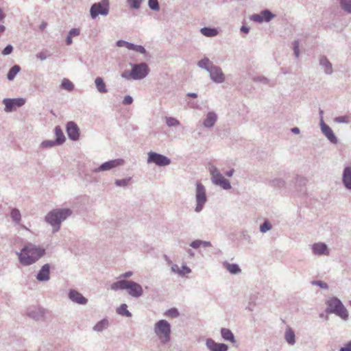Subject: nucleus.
<instances>
[{"instance_id":"nucleus-6","label":"nucleus","mask_w":351,"mask_h":351,"mask_svg":"<svg viewBox=\"0 0 351 351\" xmlns=\"http://www.w3.org/2000/svg\"><path fill=\"white\" fill-rule=\"evenodd\" d=\"M196 185L197 206L195 211L199 212L202 210L204 204L206 202V190L204 186L199 182H197Z\"/></svg>"},{"instance_id":"nucleus-64","label":"nucleus","mask_w":351,"mask_h":351,"mask_svg":"<svg viewBox=\"0 0 351 351\" xmlns=\"http://www.w3.org/2000/svg\"><path fill=\"white\" fill-rule=\"evenodd\" d=\"M233 172H234V170L232 169L228 172L226 173V176H228V177H231L233 174Z\"/></svg>"},{"instance_id":"nucleus-13","label":"nucleus","mask_w":351,"mask_h":351,"mask_svg":"<svg viewBox=\"0 0 351 351\" xmlns=\"http://www.w3.org/2000/svg\"><path fill=\"white\" fill-rule=\"evenodd\" d=\"M123 164V160L122 159H115L104 162L99 167V169L100 171H107L112 168L117 167L118 166H120Z\"/></svg>"},{"instance_id":"nucleus-36","label":"nucleus","mask_w":351,"mask_h":351,"mask_svg":"<svg viewBox=\"0 0 351 351\" xmlns=\"http://www.w3.org/2000/svg\"><path fill=\"white\" fill-rule=\"evenodd\" d=\"M340 3L343 10L351 13V0H340Z\"/></svg>"},{"instance_id":"nucleus-50","label":"nucleus","mask_w":351,"mask_h":351,"mask_svg":"<svg viewBox=\"0 0 351 351\" xmlns=\"http://www.w3.org/2000/svg\"><path fill=\"white\" fill-rule=\"evenodd\" d=\"M293 50L296 57L299 56V43L298 41H295L293 43Z\"/></svg>"},{"instance_id":"nucleus-16","label":"nucleus","mask_w":351,"mask_h":351,"mask_svg":"<svg viewBox=\"0 0 351 351\" xmlns=\"http://www.w3.org/2000/svg\"><path fill=\"white\" fill-rule=\"evenodd\" d=\"M49 278V265H44L37 275L38 280H47Z\"/></svg>"},{"instance_id":"nucleus-34","label":"nucleus","mask_w":351,"mask_h":351,"mask_svg":"<svg viewBox=\"0 0 351 351\" xmlns=\"http://www.w3.org/2000/svg\"><path fill=\"white\" fill-rule=\"evenodd\" d=\"M108 325V322L107 320L104 319L99 322L95 326L94 330L98 332L103 330L104 328H107Z\"/></svg>"},{"instance_id":"nucleus-29","label":"nucleus","mask_w":351,"mask_h":351,"mask_svg":"<svg viewBox=\"0 0 351 351\" xmlns=\"http://www.w3.org/2000/svg\"><path fill=\"white\" fill-rule=\"evenodd\" d=\"M61 88L71 91L74 88V85L69 80L64 78L61 84Z\"/></svg>"},{"instance_id":"nucleus-42","label":"nucleus","mask_w":351,"mask_h":351,"mask_svg":"<svg viewBox=\"0 0 351 351\" xmlns=\"http://www.w3.org/2000/svg\"><path fill=\"white\" fill-rule=\"evenodd\" d=\"M166 123L169 126H175V125H178L179 122L175 118L167 117L166 118Z\"/></svg>"},{"instance_id":"nucleus-38","label":"nucleus","mask_w":351,"mask_h":351,"mask_svg":"<svg viewBox=\"0 0 351 351\" xmlns=\"http://www.w3.org/2000/svg\"><path fill=\"white\" fill-rule=\"evenodd\" d=\"M320 63L322 65L325 66L326 73H330L332 72V65L326 58L321 59Z\"/></svg>"},{"instance_id":"nucleus-23","label":"nucleus","mask_w":351,"mask_h":351,"mask_svg":"<svg viewBox=\"0 0 351 351\" xmlns=\"http://www.w3.org/2000/svg\"><path fill=\"white\" fill-rule=\"evenodd\" d=\"M341 302L337 298H332L328 301V309L330 312H335L341 305Z\"/></svg>"},{"instance_id":"nucleus-12","label":"nucleus","mask_w":351,"mask_h":351,"mask_svg":"<svg viewBox=\"0 0 351 351\" xmlns=\"http://www.w3.org/2000/svg\"><path fill=\"white\" fill-rule=\"evenodd\" d=\"M66 132L70 138L77 140L79 138V128L77 125L73 121H70L66 125Z\"/></svg>"},{"instance_id":"nucleus-31","label":"nucleus","mask_w":351,"mask_h":351,"mask_svg":"<svg viewBox=\"0 0 351 351\" xmlns=\"http://www.w3.org/2000/svg\"><path fill=\"white\" fill-rule=\"evenodd\" d=\"M198 65L201 68L205 69L208 71L210 69V67L213 66L211 62L208 58H204L199 61Z\"/></svg>"},{"instance_id":"nucleus-53","label":"nucleus","mask_w":351,"mask_h":351,"mask_svg":"<svg viewBox=\"0 0 351 351\" xmlns=\"http://www.w3.org/2000/svg\"><path fill=\"white\" fill-rule=\"evenodd\" d=\"M133 101L132 97L125 96L123 99V103L125 105L131 104Z\"/></svg>"},{"instance_id":"nucleus-44","label":"nucleus","mask_w":351,"mask_h":351,"mask_svg":"<svg viewBox=\"0 0 351 351\" xmlns=\"http://www.w3.org/2000/svg\"><path fill=\"white\" fill-rule=\"evenodd\" d=\"M141 1L142 0H128V2L130 4V5L135 9H137L140 7Z\"/></svg>"},{"instance_id":"nucleus-52","label":"nucleus","mask_w":351,"mask_h":351,"mask_svg":"<svg viewBox=\"0 0 351 351\" xmlns=\"http://www.w3.org/2000/svg\"><path fill=\"white\" fill-rule=\"evenodd\" d=\"M339 351H351V341L346 343Z\"/></svg>"},{"instance_id":"nucleus-3","label":"nucleus","mask_w":351,"mask_h":351,"mask_svg":"<svg viewBox=\"0 0 351 351\" xmlns=\"http://www.w3.org/2000/svg\"><path fill=\"white\" fill-rule=\"evenodd\" d=\"M154 331L162 343H165L169 341L171 328L166 320L158 321L155 324Z\"/></svg>"},{"instance_id":"nucleus-47","label":"nucleus","mask_w":351,"mask_h":351,"mask_svg":"<svg viewBox=\"0 0 351 351\" xmlns=\"http://www.w3.org/2000/svg\"><path fill=\"white\" fill-rule=\"evenodd\" d=\"M130 180V178L123 179V180H117L116 181V184L117 186H125V185H127L128 184Z\"/></svg>"},{"instance_id":"nucleus-21","label":"nucleus","mask_w":351,"mask_h":351,"mask_svg":"<svg viewBox=\"0 0 351 351\" xmlns=\"http://www.w3.org/2000/svg\"><path fill=\"white\" fill-rule=\"evenodd\" d=\"M96 88L97 90L101 93H107V88L106 86V84L104 83L103 79L100 77H97L95 81Z\"/></svg>"},{"instance_id":"nucleus-20","label":"nucleus","mask_w":351,"mask_h":351,"mask_svg":"<svg viewBox=\"0 0 351 351\" xmlns=\"http://www.w3.org/2000/svg\"><path fill=\"white\" fill-rule=\"evenodd\" d=\"M217 120V116L214 112H208L206 118L204 121V125L205 127L210 128L214 125L215 121Z\"/></svg>"},{"instance_id":"nucleus-24","label":"nucleus","mask_w":351,"mask_h":351,"mask_svg":"<svg viewBox=\"0 0 351 351\" xmlns=\"http://www.w3.org/2000/svg\"><path fill=\"white\" fill-rule=\"evenodd\" d=\"M128 282L129 281L125 280L117 281L116 282H114L111 285V289L114 291L119 290V289H121V290L125 289V288H127Z\"/></svg>"},{"instance_id":"nucleus-1","label":"nucleus","mask_w":351,"mask_h":351,"mask_svg":"<svg viewBox=\"0 0 351 351\" xmlns=\"http://www.w3.org/2000/svg\"><path fill=\"white\" fill-rule=\"evenodd\" d=\"M45 253V250L33 243H28L17 253L19 261L23 265H30L38 261Z\"/></svg>"},{"instance_id":"nucleus-30","label":"nucleus","mask_w":351,"mask_h":351,"mask_svg":"<svg viewBox=\"0 0 351 351\" xmlns=\"http://www.w3.org/2000/svg\"><path fill=\"white\" fill-rule=\"evenodd\" d=\"M191 246L193 247V248H198L200 246L206 247L211 246V243L208 241H202L199 240H196L191 243Z\"/></svg>"},{"instance_id":"nucleus-63","label":"nucleus","mask_w":351,"mask_h":351,"mask_svg":"<svg viewBox=\"0 0 351 351\" xmlns=\"http://www.w3.org/2000/svg\"><path fill=\"white\" fill-rule=\"evenodd\" d=\"M291 131L295 133V134H299L300 133V130L299 128H293L291 129Z\"/></svg>"},{"instance_id":"nucleus-9","label":"nucleus","mask_w":351,"mask_h":351,"mask_svg":"<svg viewBox=\"0 0 351 351\" xmlns=\"http://www.w3.org/2000/svg\"><path fill=\"white\" fill-rule=\"evenodd\" d=\"M3 103L5 106V110L9 112L15 110L16 107L23 106L25 103V99L23 98L5 99H3Z\"/></svg>"},{"instance_id":"nucleus-57","label":"nucleus","mask_w":351,"mask_h":351,"mask_svg":"<svg viewBox=\"0 0 351 351\" xmlns=\"http://www.w3.org/2000/svg\"><path fill=\"white\" fill-rule=\"evenodd\" d=\"M127 43L128 42L124 40H118L117 43V45L119 47H125Z\"/></svg>"},{"instance_id":"nucleus-15","label":"nucleus","mask_w":351,"mask_h":351,"mask_svg":"<svg viewBox=\"0 0 351 351\" xmlns=\"http://www.w3.org/2000/svg\"><path fill=\"white\" fill-rule=\"evenodd\" d=\"M69 298L73 302L80 304H86L87 300L80 293L76 291H71L69 293Z\"/></svg>"},{"instance_id":"nucleus-40","label":"nucleus","mask_w":351,"mask_h":351,"mask_svg":"<svg viewBox=\"0 0 351 351\" xmlns=\"http://www.w3.org/2000/svg\"><path fill=\"white\" fill-rule=\"evenodd\" d=\"M261 14L263 16V20L265 21H269L274 17V14H272L268 10H264V11L261 12Z\"/></svg>"},{"instance_id":"nucleus-18","label":"nucleus","mask_w":351,"mask_h":351,"mask_svg":"<svg viewBox=\"0 0 351 351\" xmlns=\"http://www.w3.org/2000/svg\"><path fill=\"white\" fill-rule=\"evenodd\" d=\"M322 130L323 133L328 137V138L332 143L337 142V138L333 134L331 128L325 123L322 124Z\"/></svg>"},{"instance_id":"nucleus-8","label":"nucleus","mask_w":351,"mask_h":351,"mask_svg":"<svg viewBox=\"0 0 351 351\" xmlns=\"http://www.w3.org/2000/svg\"><path fill=\"white\" fill-rule=\"evenodd\" d=\"M170 160L161 154L155 153V152H149L148 154V159L147 162L148 163H155L156 165L158 166H166L170 164Z\"/></svg>"},{"instance_id":"nucleus-28","label":"nucleus","mask_w":351,"mask_h":351,"mask_svg":"<svg viewBox=\"0 0 351 351\" xmlns=\"http://www.w3.org/2000/svg\"><path fill=\"white\" fill-rule=\"evenodd\" d=\"M334 313L343 319H346L348 317V311L343 304H341L337 309H335Z\"/></svg>"},{"instance_id":"nucleus-19","label":"nucleus","mask_w":351,"mask_h":351,"mask_svg":"<svg viewBox=\"0 0 351 351\" xmlns=\"http://www.w3.org/2000/svg\"><path fill=\"white\" fill-rule=\"evenodd\" d=\"M343 182L346 188L351 189V167H346L344 169Z\"/></svg>"},{"instance_id":"nucleus-7","label":"nucleus","mask_w":351,"mask_h":351,"mask_svg":"<svg viewBox=\"0 0 351 351\" xmlns=\"http://www.w3.org/2000/svg\"><path fill=\"white\" fill-rule=\"evenodd\" d=\"M108 12V1L102 0L101 2L95 3L90 8L92 18H96L99 14L106 15Z\"/></svg>"},{"instance_id":"nucleus-51","label":"nucleus","mask_w":351,"mask_h":351,"mask_svg":"<svg viewBox=\"0 0 351 351\" xmlns=\"http://www.w3.org/2000/svg\"><path fill=\"white\" fill-rule=\"evenodd\" d=\"M336 121L337 122L348 123V122H349V117H348V116L339 117L336 118Z\"/></svg>"},{"instance_id":"nucleus-37","label":"nucleus","mask_w":351,"mask_h":351,"mask_svg":"<svg viewBox=\"0 0 351 351\" xmlns=\"http://www.w3.org/2000/svg\"><path fill=\"white\" fill-rule=\"evenodd\" d=\"M117 312L119 314L125 315L127 317H130L131 313L128 310V306L126 304H121V306L117 309Z\"/></svg>"},{"instance_id":"nucleus-10","label":"nucleus","mask_w":351,"mask_h":351,"mask_svg":"<svg viewBox=\"0 0 351 351\" xmlns=\"http://www.w3.org/2000/svg\"><path fill=\"white\" fill-rule=\"evenodd\" d=\"M126 290H128V293L132 295V297H140L143 294V288L142 287L133 281H129L127 288H125Z\"/></svg>"},{"instance_id":"nucleus-55","label":"nucleus","mask_w":351,"mask_h":351,"mask_svg":"<svg viewBox=\"0 0 351 351\" xmlns=\"http://www.w3.org/2000/svg\"><path fill=\"white\" fill-rule=\"evenodd\" d=\"M181 270L184 271V276L191 273V269L186 265H182Z\"/></svg>"},{"instance_id":"nucleus-17","label":"nucleus","mask_w":351,"mask_h":351,"mask_svg":"<svg viewBox=\"0 0 351 351\" xmlns=\"http://www.w3.org/2000/svg\"><path fill=\"white\" fill-rule=\"evenodd\" d=\"M313 250L315 254H328L327 246L324 243H315L313 247Z\"/></svg>"},{"instance_id":"nucleus-22","label":"nucleus","mask_w":351,"mask_h":351,"mask_svg":"<svg viewBox=\"0 0 351 351\" xmlns=\"http://www.w3.org/2000/svg\"><path fill=\"white\" fill-rule=\"evenodd\" d=\"M222 337L226 341H229L232 343H234V337L232 332L228 328H222L221 330Z\"/></svg>"},{"instance_id":"nucleus-39","label":"nucleus","mask_w":351,"mask_h":351,"mask_svg":"<svg viewBox=\"0 0 351 351\" xmlns=\"http://www.w3.org/2000/svg\"><path fill=\"white\" fill-rule=\"evenodd\" d=\"M165 315H167V317L174 318V317H177L179 315V312L176 308H172L167 311L165 312Z\"/></svg>"},{"instance_id":"nucleus-46","label":"nucleus","mask_w":351,"mask_h":351,"mask_svg":"<svg viewBox=\"0 0 351 351\" xmlns=\"http://www.w3.org/2000/svg\"><path fill=\"white\" fill-rule=\"evenodd\" d=\"M271 228V224L267 222V221H265V223H263L261 226V231L262 232H267V230H270Z\"/></svg>"},{"instance_id":"nucleus-33","label":"nucleus","mask_w":351,"mask_h":351,"mask_svg":"<svg viewBox=\"0 0 351 351\" xmlns=\"http://www.w3.org/2000/svg\"><path fill=\"white\" fill-rule=\"evenodd\" d=\"M20 69H21L18 65H15L13 67H12L8 74V79L9 80H12L16 76V75L19 72Z\"/></svg>"},{"instance_id":"nucleus-62","label":"nucleus","mask_w":351,"mask_h":351,"mask_svg":"<svg viewBox=\"0 0 351 351\" xmlns=\"http://www.w3.org/2000/svg\"><path fill=\"white\" fill-rule=\"evenodd\" d=\"M132 274V273L131 271H129V272H126L124 274H123L122 276L124 278H128V277L131 276Z\"/></svg>"},{"instance_id":"nucleus-61","label":"nucleus","mask_w":351,"mask_h":351,"mask_svg":"<svg viewBox=\"0 0 351 351\" xmlns=\"http://www.w3.org/2000/svg\"><path fill=\"white\" fill-rule=\"evenodd\" d=\"M47 23H45V22H43V23L40 24V29L41 30H43V29L47 27Z\"/></svg>"},{"instance_id":"nucleus-56","label":"nucleus","mask_w":351,"mask_h":351,"mask_svg":"<svg viewBox=\"0 0 351 351\" xmlns=\"http://www.w3.org/2000/svg\"><path fill=\"white\" fill-rule=\"evenodd\" d=\"M42 145H43V147H47L53 146L54 145V143L52 141H44L43 142Z\"/></svg>"},{"instance_id":"nucleus-2","label":"nucleus","mask_w":351,"mask_h":351,"mask_svg":"<svg viewBox=\"0 0 351 351\" xmlns=\"http://www.w3.org/2000/svg\"><path fill=\"white\" fill-rule=\"evenodd\" d=\"M71 215V211L69 209H56L46 216V221L51 226H57L56 230H58L60 223Z\"/></svg>"},{"instance_id":"nucleus-45","label":"nucleus","mask_w":351,"mask_h":351,"mask_svg":"<svg viewBox=\"0 0 351 351\" xmlns=\"http://www.w3.org/2000/svg\"><path fill=\"white\" fill-rule=\"evenodd\" d=\"M171 270L180 276H184V271L181 270V268H180L178 265H173L171 267Z\"/></svg>"},{"instance_id":"nucleus-35","label":"nucleus","mask_w":351,"mask_h":351,"mask_svg":"<svg viewBox=\"0 0 351 351\" xmlns=\"http://www.w3.org/2000/svg\"><path fill=\"white\" fill-rule=\"evenodd\" d=\"M56 132V141L59 143H62L64 141V136L63 132H62L61 129L59 127H56L55 129Z\"/></svg>"},{"instance_id":"nucleus-43","label":"nucleus","mask_w":351,"mask_h":351,"mask_svg":"<svg viewBox=\"0 0 351 351\" xmlns=\"http://www.w3.org/2000/svg\"><path fill=\"white\" fill-rule=\"evenodd\" d=\"M149 6L152 10H159L158 0H149Z\"/></svg>"},{"instance_id":"nucleus-26","label":"nucleus","mask_w":351,"mask_h":351,"mask_svg":"<svg viewBox=\"0 0 351 351\" xmlns=\"http://www.w3.org/2000/svg\"><path fill=\"white\" fill-rule=\"evenodd\" d=\"M125 47H126L129 50H133V51H135L141 53H145V48L143 46L136 45H134L132 43H130L128 42L126 44V46Z\"/></svg>"},{"instance_id":"nucleus-5","label":"nucleus","mask_w":351,"mask_h":351,"mask_svg":"<svg viewBox=\"0 0 351 351\" xmlns=\"http://www.w3.org/2000/svg\"><path fill=\"white\" fill-rule=\"evenodd\" d=\"M209 171L212 176V180L215 184L219 185L224 189L231 188L229 181L223 178L215 167L210 166L209 167Z\"/></svg>"},{"instance_id":"nucleus-48","label":"nucleus","mask_w":351,"mask_h":351,"mask_svg":"<svg viewBox=\"0 0 351 351\" xmlns=\"http://www.w3.org/2000/svg\"><path fill=\"white\" fill-rule=\"evenodd\" d=\"M80 33V29H77V28H74V29H72L69 34L70 35V37H73V36H78Z\"/></svg>"},{"instance_id":"nucleus-59","label":"nucleus","mask_w":351,"mask_h":351,"mask_svg":"<svg viewBox=\"0 0 351 351\" xmlns=\"http://www.w3.org/2000/svg\"><path fill=\"white\" fill-rule=\"evenodd\" d=\"M66 45H69L72 43V37H70V35L69 34L66 40Z\"/></svg>"},{"instance_id":"nucleus-41","label":"nucleus","mask_w":351,"mask_h":351,"mask_svg":"<svg viewBox=\"0 0 351 351\" xmlns=\"http://www.w3.org/2000/svg\"><path fill=\"white\" fill-rule=\"evenodd\" d=\"M11 217L14 221L19 222L21 219V213L19 210L13 209L11 212Z\"/></svg>"},{"instance_id":"nucleus-27","label":"nucleus","mask_w":351,"mask_h":351,"mask_svg":"<svg viewBox=\"0 0 351 351\" xmlns=\"http://www.w3.org/2000/svg\"><path fill=\"white\" fill-rule=\"evenodd\" d=\"M285 337L286 341L289 343L293 344L295 343V334L294 332L290 328H288L287 329Z\"/></svg>"},{"instance_id":"nucleus-58","label":"nucleus","mask_w":351,"mask_h":351,"mask_svg":"<svg viewBox=\"0 0 351 351\" xmlns=\"http://www.w3.org/2000/svg\"><path fill=\"white\" fill-rule=\"evenodd\" d=\"M316 285H319V287L322 288H327L328 285L326 282H322V281H317L315 282Z\"/></svg>"},{"instance_id":"nucleus-11","label":"nucleus","mask_w":351,"mask_h":351,"mask_svg":"<svg viewBox=\"0 0 351 351\" xmlns=\"http://www.w3.org/2000/svg\"><path fill=\"white\" fill-rule=\"evenodd\" d=\"M209 73L211 79L217 83L223 82L225 80L224 74L219 67L211 66Z\"/></svg>"},{"instance_id":"nucleus-32","label":"nucleus","mask_w":351,"mask_h":351,"mask_svg":"<svg viewBox=\"0 0 351 351\" xmlns=\"http://www.w3.org/2000/svg\"><path fill=\"white\" fill-rule=\"evenodd\" d=\"M226 268L230 273L233 274H236L241 271V269L236 264L227 263L226 265Z\"/></svg>"},{"instance_id":"nucleus-25","label":"nucleus","mask_w":351,"mask_h":351,"mask_svg":"<svg viewBox=\"0 0 351 351\" xmlns=\"http://www.w3.org/2000/svg\"><path fill=\"white\" fill-rule=\"evenodd\" d=\"M200 32L204 36L207 37L215 36L218 34V32L216 29L209 27L202 28Z\"/></svg>"},{"instance_id":"nucleus-14","label":"nucleus","mask_w":351,"mask_h":351,"mask_svg":"<svg viewBox=\"0 0 351 351\" xmlns=\"http://www.w3.org/2000/svg\"><path fill=\"white\" fill-rule=\"evenodd\" d=\"M206 345L210 351H227L228 346L224 343H217L213 339H208Z\"/></svg>"},{"instance_id":"nucleus-54","label":"nucleus","mask_w":351,"mask_h":351,"mask_svg":"<svg viewBox=\"0 0 351 351\" xmlns=\"http://www.w3.org/2000/svg\"><path fill=\"white\" fill-rule=\"evenodd\" d=\"M12 51V47L11 45H8L3 51V53L4 55H8Z\"/></svg>"},{"instance_id":"nucleus-60","label":"nucleus","mask_w":351,"mask_h":351,"mask_svg":"<svg viewBox=\"0 0 351 351\" xmlns=\"http://www.w3.org/2000/svg\"><path fill=\"white\" fill-rule=\"evenodd\" d=\"M241 31L247 34L249 32V28L245 26H242L241 28Z\"/></svg>"},{"instance_id":"nucleus-49","label":"nucleus","mask_w":351,"mask_h":351,"mask_svg":"<svg viewBox=\"0 0 351 351\" xmlns=\"http://www.w3.org/2000/svg\"><path fill=\"white\" fill-rule=\"evenodd\" d=\"M252 19L253 21H257V22H262V21H263L261 13L259 14H254V15H253L252 16Z\"/></svg>"},{"instance_id":"nucleus-4","label":"nucleus","mask_w":351,"mask_h":351,"mask_svg":"<svg viewBox=\"0 0 351 351\" xmlns=\"http://www.w3.org/2000/svg\"><path fill=\"white\" fill-rule=\"evenodd\" d=\"M149 69L146 64L141 63L139 64H134L132 67V71L128 75L127 72L122 74V77L125 78H131L134 80H141L144 78L148 73Z\"/></svg>"}]
</instances>
